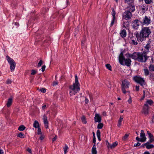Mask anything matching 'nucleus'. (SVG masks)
<instances>
[{"instance_id": "1", "label": "nucleus", "mask_w": 154, "mask_h": 154, "mask_svg": "<svg viewBox=\"0 0 154 154\" xmlns=\"http://www.w3.org/2000/svg\"><path fill=\"white\" fill-rule=\"evenodd\" d=\"M151 32L149 27H144L142 28L140 34L137 31L134 33V36H136L138 42H142L144 39V38L148 37Z\"/></svg>"}, {"instance_id": "2", "label": "nucleus", "mask_w": 154, "mask_h": 154, "mask_svg": "<svg viewBox=\"0 0 154 154\" xmlns=\"http://www.w3.org/2000/svg\"><path fill=\"white\" fill-rule=\"evenodd\" d=\"M80 85L78 82V78L77 75H75V83L72 85L69 86V88L70 89V95L71 96L75 95L80 90Z\"/></svg>"}, {"instance_id": "3", "label": "nucleus", "mask_w": 154, "mask_h": 154, "mask_svg": "<svg viewBox=\"0 0 154 154\" xmlns=\"http://www.w3.org/2000/svg\"><path fill=\"white\" fill-rule=\"evenodd\" d=\"M134 55V60L141 63L145 62L149 57L143 52H135Z\"/></svg>"}, {"instance_id": "4", "label": "nucleus", "mask_w": 154, "mask_h": 154, "mask_svg": "<svg viewBox=\"0 0 154 154\" xmlns=\"http://www.w3.org/2000/svg\"><path fill=\"white\" fill-rule=\"evenodd\" d=\"M119 60L120 63L122 65H124V62H125V65L128 66H130L131 61L129 58L125 59V57L123 56V52H121L119 57Z\"/></svg>"}, {"instance_id": "5", "label": "nucleus", "mask_w": 154, "mask_h": 154, "mask_svg": "<svg viewBox=\"0 0 154 154\" xmlns=\"http://www.w3.org/2000/svg\"><path fill=\"white\" fill-rule=\"evenodd\" d=\"M7 60L8 63L10 65V69L11 71L12 72L13 71L16 66V63L13 59L9 57L8 55L6 56Z\"/></svg>"}, {"instance_id": "6", "label": "nucleus", "mask_w": 154, "mask_h": 154, "mask_svg": "<svg viewBox=\"0 0 154 154\" xmlns=\"http://www.w3.org/2000/svg\"><path fill=\"white\" fill-rule=\"evenodd\" d=\"M130 85V83L126 80L123 81L122 82V90L123 93L125 94L126 93V89L129 88V85Z\"/></svg>"}, {"instance_id": "7", "label": "nucleus", "mask_w": 154, "mask_h": 154, "mask_svg": "<svg viewBox=\"0 0 154 154\" xmlns=\"http://www.w3.org/2000/svg\"><path fill=\"white\" fill-rule=\"evenodd\" d=\"M133 80L136 83L140 84L141 86H143L145 85V80L143 78L140 76H135L133 78Z\"/></svg>"}, {"instance_id": "8", "label": "nucleus", "mask_w": 154, "mask_h": 154, "mask_svg": "<svg viewBox=\"0 0 154 154\" xmlns=\"http://www.w3.org/2000/svg\"><path fill=\"white\" fill-rule=\"evenodd\" d=\"M132 16V14L130 11H125L123 14V17L125 20L131 19Z\"/></svg>"}, {"instance_id": "9", "label": "nucleus", "mask_w": 154, "mask_h": 154, "mask_svg": "<svg viewBox=\"0 0 154 154\" xmlns=\"http://www.w3.org/2000/svg\"><path fill=\"white\" fill-rule=\"evenodd\" d=\"M140 22L141 24L147 25L151 23V20L150 19V17L149 18H148L146 16H145V17L143 18V20L140 21Z\"/></svg>"}, {"instance_id": "10", "label": "nucleus", "mask_w": 154, "mask_h": 154, "mask_svg": "<svg viewBox=\"0 0 154 154\" xmlns=\"http://www.w3.org/2000/svg\"><path fill=\"white\" fill-rule=\"evenodd\" d=\"M140 18L139 20L138 19L135 20H134L132 23L133 28L135 29H137L138 28V26L140 25L139 22L140 21Z\"/></svg>"}, {"instance_id": "11", "label": "nucleus", "mask_w": 154, "mask_h": 154, "mask_svg": "<svg viewBox=\"0 0 154 154\" xmlns=\"http://www.w3.org/2000/svg\"><path fill=\"white\" fill-rule=\"evenodd\" d=\"M149 106L147 104H145L143 107V113L146 115L148 114V109Z\"/></svg>"}, {"instance_id": "12", "label": "nucleus", "mask_w": 154, "mask_h": 154, "mask_svg": "<svg viewBox=\"0 0 154 154\" xmlns=\"http://www.w3.org/2000/svg\"><path fill=\"white\" fill-rule=\"evenodd\" d=\"M44 123L45 126L46 128H47L48 127V123L47 120V117L45 115H44L43 116Z\"/></svg>"}, {"instance_id": "13", "label": "nucleus", "mask_w": 154, "mask_h": 154, "mask_svg": "<svg viewBox=\"0 0 154 154\" xmlns=\"http://www.w3.org/2000/svg\"><path fill=\"white\" fill-rule=\"evenodd\" d=\"M94 121L95 122H98L100 123L101 121V117L99 114H96L95 115V116L94 117Z\"/></svg>"}, {"instance_id": "14", "label": "nucleus", "mask_w": 154, "mask_h": 154, "mask_svg": "<svg viewBox=\"0 0 154 154\" xmlns=\"http://www.w3.org/2000/svg\"><path fill=\"white\" fill-rule=\"evenodd\" d=\"M150 47V44L149 43L147 44L144 48V50L143 51V52L147 54V53L149 52V48Z\"/></svg>"}, {"instance_id": "15", "label": "nucleus", "mask_w": 154, "mask_h": 154, "mask_svg": "<svg viewBox=\"0 0 154 154\" xmlns=\"http://www.w3.org/2000/svg\"><path fill=\"white\" fill-rule=\"evenodd\" d=\"M140 136L141 139H143V140L144 142L146 140V138L145 137V134L143 130H142L141 131Z\"/></svg>"}, {"instance_id": "16", "label": "nucleus", "mask_w": 154, "mask_h": 154, "mask_svg": "<svg viewBox=\"0 0 154 154\" xmlns=\"http://www.w3.org/2000/svg\"><path fill=\"white\" fill-rule=\"evenodd\" d=\"M128 8L129 9V10L128 11H130L131 12H134L135 10V6L134 5H130L129 4Z\"/></svg>"}, {"instance_id": "17", "label": "nucleus", "mask_w": 154, "mask_h": 154, "mask_svg": "<svg viewBox=\"0 0 154 154\" xmlns=\"http://www.w3.org/2000/svg\"><path fill=\"white\" fill-rule=\"evenodd\" d=\"M121 36L124 38L126 36V32L125 29H123L121 31L120 33Z\"/></svg>"}, {"instance_id": "18", "label": "nucleus", "mask_w": 154, "mask_h": 154, "mask_svg": "<svg viewBox=\"0 0 154 154\" xmlns=\"http://www.w3.org/2000/svg\"><path fill=\"white\" fill-rule=\"evenodd\" d=\"M131 44L133 45H136L138 44L136 39L135 36L131 39Z\"/></svg>"}, {"instance_id": "19", "label": "nucleus", "mask_w": 154, "mask_h": 154, "mask_svg": "<svg viewBox=\"0 0 154 154\" xmlns=\"http://www.w3.org/2000/svg\"><path fill=\"white\" fill-rule=\"evenodd\" d=\"M135 54V52H134L133 54H131L129 53H127L126 54V55L127 57H131L132 59L134 60V54Z\"/></svg>"}, {"instance_id": "20", "label": "nucleus", "mask_w": 154, "mask_h": 154, "mask_svg": "<svg viewBox=\"0 0 154 154\" xmlns=\"http://www.w3.org/2000/svg\"><path fill=\"white\" fill-rule=\"evenodd\" d=\"M12 98L11 97L9 98L7 101L6 105L8 107H9L11 106L12 103Z\"/></svg>"}, {"instance_id": "21", "label": "nucleus", "mask_w": 154, "mask_h": 154, "mask_svg": "<svg viewBox=\"0 0 154 154\" xmlns=\"http://www.w3.org/2000/svg\"><path fill=\"white\" fill-rule=\"evenodd\" d=\"M33 126L35 128H38L39 127V123L37 121L35 120L34 122Z\"/></svg>"}, {"instance_id": "22", "label": "nucleus", "mask_w": 154, "mask_h": 154, "mask_svg": "<svg viewBox=\"0 0 154 154\" xmlns=\"http://www.w3.org/2000/svg\"><path fill=\"white\" fill-rule=\"evenodd\" d=\"M123 117L122 116H120L119 117V119L118 121V126L120 127L121 125V122L123 120Z\"/></svg>"}, {"instance_id": "23", "label": "nucleus", "mask_w": 154, "mask_h": 154, "mask_svg": "<svg viewBox=\"0 0 154 154\" xmlns=\"http://www.w3.org/2000/svg\"><path fill=\"white\" fill-rule=\"evenodd\" d=\"M118 143L116 142L113 143L111 145V146H110V149H112L113 148H114L118 145Z\"/></svg>"}, {"instance_id": "24", "label": "nucleus", "mask_w": 154, "mask_h": 154, "mask_svg": "<svg viewBox=\"0 0 154 154\" xmlns=\"http://www.w3.org/2000/svg\"><path fill=\"white\" fill-rule=\"evenodd\" d=\"M26 128V127L24 125H22L20 126L18 130L20 131H23Z\"/></svg>"}, {"instance_id": "25", "label": "nucleus", "mask_w": 154, "mask_h": 154, "mask_svg": "<svg viewBox=\"0 0 154 154\" xmlns=\"http://www.w3.org/2000/svg\"><path fill=\"white\" fill-rule=\"evenodd\" d=\"M81 119L82 123L85 124L86 123L87 121L86 120L85 117L83 115L82 117H81Z\"/></svg>"}, {"instance_id": "26", "label": "nucleus", "mask_w": 154, "mask_h": 154, "mask_svg": "<svg viewBox=\"0 0 154 154\" xmlns=\"http://www.w3.org/2000/svg\"><path fill=\"white\" fill-rule=\"evenodd\" d=\"M145 75L146 76L148 75L149 74V70L147 69H143Z\"/></svg>"}, {"instance_id": "27", "label": "nucleus", "mask_w": 154, "mask_h": 154, "mask_svg": "<svg viewBox=\"0 0 154 154\" xmlns=\"http://www.w3.org/2000/svg\"><path fill=\"white\" fill-rule=\"evenodd\" d=\"M112 15L113 16V18H116L115 15L116 14V11L114 10V9L113 8H112Z\"/></svg>"}, {"instance_id": "28", "label": "nucleus", "mask_w": 154, "mask_h": 154, "mask_svg": "<svg viewBox=\"0 0 154 154\" xmlns=\"http://www.w3.org/2000/svg\"><path fill=\"white\" fill-rule=\"evenodd\" d=\"M153 103V101L151 100H148L146 102V103L145 104H149V105H152Z\"/></svg>"}, {"instance_id": "29", "label": "nucleus", "mask_w": 154, "mask_h": 154, "mask_svg": "<svg viewBox=\"0 0 154 154\" xmlns=\"http://www.w3.org/2000/svg\"><path fill=\"white\" fill-rule=\"evenodd\" d=\"M91 152L92 154H97V151L96 150V148H92Z\"/></svg>"}, {"instance_id": "30", "label": "nucleus", "mask_w": 154, "mask_h": 154, "mask_svg": "<svg viewBox=\"0 0 154 154\" xmlns=\"http://www.w3.org/2000/svg\"><path fill=\"white\" fill-rule=\"evenodd\" d=\"M103 126V123H99L97 125V128L98 129H102Z\"/></svg>"}, {"instance_id": "31", "label": "nucleus", "mask_w": 154, "mask_h": 154, "mask_svg": "<svg viewBox=\"0 0 154 154\" xmlns=\"http://www.w3.org/2000/svg\"><path fill=\"white\" fill-rule=\"evenodd\" d=\"M134 36H133V33L131 32H129L128 35V39H131L132 38H133Z\"/></svg>"}, {"instance_id": "32", "label": "nucleus", "mask_w": 154, "mask_h": 154, "mask_svg": "<svg viewBox=\"0 0 154 154\" xmlns=\"http://www.w3.org/2000/svg\"><path fill=\"white\" fill-rule=\"evenodd\" d=\"M106 68L109 70L112 71V67L109 64H107L106 65Z\"/></svg>"}, {"instance_id": "33", "label": "nucleus", "mask_w": 154, "mask_h": 154, "mask_svg": "<svg viewBox=\"0 0 154 154\" xmlns=\"http://www.w3.org/2000/svg\"><path fill=\"white\" fill-rule=\"evenodd\" d=\"M17 137H19L20 138H24L25 136L23 133L20 132L18 134Z\"/></svg>"}, {"instance_id": "34", "label": "nucleus", "mask_w": 154, "mask_h": 154, "mask_svg": "<svg viewBox=\"0 0 154 154\" xmlns=\"http://www.w3.org/2000/svg\"><path fill=\"white\" fill-rule=\"evenodd\" d=\"M154 147V146L153 144H149L146 145V148L147 149L153 148Z\"/></svg>"}, {"instance_id": "35", "label": "nucleus", "mask_w": 154, "mask_h": 154, "mask_svg": "<svg viewBox=\"0 0 154 154\" xmlns=\"http://www.w3.org/2000/svg\"><path fill=\"white\" fill-rule=\"evenodd\" d=\"M125 2V3H128V4H130V3H132L134 2L133 0H124Z\"/></svg>"}, {"instance_id": "36", "label": "nucleus", "mask_w": 154, "mask_h": 154, "mask_svg": "<svg viewBox=\"0 0 154 154\" xmlns=\"http://www.w3.org/2000/svg\"><path fill=\"white\" fill-rule=\"evenodd\" d=\"M145 3L146 4H150L152 2V0H144Z\"/></svg>"}, {"instance_id": "37", "label": "nucleus", "mask_w": 154, "mask_h": 154, "mask_svg": "<svg viewBox=\"0 0 154 154\" xmlns=\"http://www.w3.org/2000/svg\"><path fill=\"white\" fill-rule=\"evenodd\" d=\"M69 148L68 146L67 145H65V147L63 148L64 154H66L67 152V150Z\"/></svg>"}, {"instance_id": "38", "label": "nucleus", "mask_w": 154, "mask_h": 154, "mask_svg": "<svg viewBox=\"0 0 154 154\" xmlns=\"http://www.w3.org/2000/svg\"><path fill=\"white\" fill-rule=\"evenodd\" d=\"M147 134L149 135V138H153V135L151 134V133L149 131H147Z\"/></svg>"}, {"instance_id": "39", "label": "nucleus", "mask_w": 154, "mask_h": 154, "mask_svg": "<svg viewBox=\"0 0 154 154\" xmlns=\"http://www.w3.org/2000/svg\"><path fill=\"white\" fill-rule=\"evenodd\" d=\"M129 136L128 134H125V135L122 137V140H125Z\"/></svg>"}, {"instance_id": "40", "label": "nucleus", "mask_w": 154, "mask_h": 154, "mask_svg": "<svg viewBox=\"0 0 154 154\" xmlns=\"http://www.w3.org/2000/svg\"><path fill=\"white\" fill-rule=\"evenodd\" d=\"M136 140L138 141H140V142H144L143 140V139H141H141H140L138 137H136Z\"/></svg>"}, {"instance_id": "41", "label": "nucleus", "mask_w": 154, "mask_h": 154, "mask_svg": "<svg viewBox=\"0 0 154 154\" xmlns=\"http://www.w3.org/2000/svg\"><path fill=\"white\" fill-rule=\"evenodd\" d=\"M115 18H113H113L112 20V21H111V23L110 24V26H112L113 25L114 23V21H115Z\"/></svg>"}, {"instance_id": "42", "label": "nucleus", "mask_w": 154, "mask_h": 154, "mask_svg": "<svg viewBox=\"0 0 154 154\" xmlns=\"http://www.w3.org/2000/svg\"><path fill=\"white\" fill-rule=\"evenodd\" d=\"M150 70L154 71V66L150 65L149 67Z\"/></svg>"}, {"instance_id": "43", "label": "nucleus", "mask_w": 154, "mask_h": 154, "mask_svg": "<svg viewBox=\"0 0 154 154\" xmlns=\"http://www.w3.org/2000/svg\"><path fill=\"white\" fill-rule=\"evenodd\" d=\"M43 63V61L42 60H40L39 63L38 64V67L40 66Z\"/></svg>"}, {"instance_id": "44", "label": "nucleus", "mask_w": 154, "mask_h": 154, "mask_svg": "<svg viewBox=\"0 0 154 154\" xmlns=\"http://www.w3.org/2000/svg\"><path fill=\"white\" fill-rule=\"evenodd\" d=\"M38 134H42L41 130L40 127L38 128Z\"/></svg>"}, {"instance_id": "45", "label": "nucleus", "mask_w": 154, "mask_h": 154, "mask_svg": "<svg viewBox=\"0 0 154 154\" xmlns=\"http://www.w3.org/2000/svg\"><path fill=\"white\" fill-rule=\"evenodd\" d=\"M97 137L100 136V131L99 130H97Z\"/></svg>"}, {"instance_id": "46", "label": "nucleus", "mask_w": 154, "mask_h": 154, "mask_svg": "<svg viewBox=\"0 0 154 154\" xmlns=\"http://www.w3.org/2000/svg\"><path fill=\"white\" fill-rule=\"evenodd\" d=\"M40 91L42 92L45 93L46 92V89L44 88H42L40 90Z\"/></svg>"}, {"instance_id": "47", "label": "nucleus", "mask_w": 154, "mask_h": 154, "mask_svg": "<svg viewBox=\"0 0 154 154\" xmlns=\"http://www.w3.org/2000/svg\"><path fill=\"white\" fill-rule=\"evenodd\" d=\"M31 71L32 72L31 73V75H34L36 73V71L35 70H32Z\"/></svg>"}, {"instance_id": "48", "label": "nucleus", "mask_w": 154, "mask_h": 154, "mask_svg": "<svg viewBox=\"0 0 154 154\" xmlns=\"http://www.w3.org/2000/svg\"><path fill=\"white\" fill-rule=\"evenodd\" d=\"M46 66L45 65H43L42 66V68H41L42 71L43 72L45 70Z\"/></svg>"}, {"instance_id": "49", "label": "nucleus", "mask_w": 154, "mask_h": 154, "mask_svg": "<svg viewBox=\"0 0 154 154\" xmlns=\"http://www.w3.org/2000/svg\"><path fill=\"white\" fill-rule=\"evenodd\" d=\"M106 145L107 146L108 149L110 148V146H111V144H110L108 141H106Z\"/></svg>"}, {"instance_id": "50", "label": "nucleus", "mask_w": 154, "mask_h": 154, "mask_svg": "<svg viewBox=\"0 0 154 154\" xmlns=\"http://www.w3.org/2000/svg\"><path fill=\"white\" fill-rule=\"evenodd\" d=\"M140 145V143L139 142H137V143L135 144L134 145V147H137L139 146Z\"/></svg>"}, {"instance_id": "51", "label": "nucleus", "mask_w": 154, "mask_h": 154, "mask_svg": "<svg viewBox=\"0 0 154 154\" xmlns=\"http://www.w3.org/2000/svg\"><path fill=\"white\" fill-rule=\"evenodd\" d=\"M41 134V135L40 137V139L41 140H42L44 139L45 136L44 135H42V134Z\"/></svg>"}, {"instance_id": "52", "label": "nucleus", "mask_w": 154, "mask_h": 154, "mask_svg": "<svg viewBox=\"0 0 154 154\" xmlns=\"http://www.w3.org/2000/svg\"><path fill=\"white\" fill-rule=\"evenodd\" d=\"M85 42L83 41H81V48L82 49H83L84 48V46L85 45Z\"/></svg>"}, {"instance_id": "53", "label": "nucleus", "mask_w": 154, "mask_h": 154, "mask_svg": "<svg viewBox=\"0 0 154 154\" xmlns=\"http://www.w3.org/2000/svg\"><path fill=\"white\" fill-rule=\"evenodd\" d=\"M58 84V82L57 81H54L53 83V86H55Z\"/></svg>"}, {"instance_id": "54", "label": "nucleus", "mask_w": 154, "mask_h": 154, "mask_svg": "<svg viewBox=\"0 0 154 154\" xmlns=\"http://www.w3.org/2000/svg\"><path fill=\"white\" fill-rule=\"evenodd\" d=\"M57 138V136H55V137L53 138L52 139V142H54L55 141L56 139Z\"/></svg>"}, {"instance_id": "55", "label": "nucleus", "mask_w": 154, "mask_h": 154, "mask_svg": "<svg viewBox=\"0 0 154 154\" xmlns=\"http://www.w3.org/2000/svg\"><path fill=\"white\" fill-rule=\"evenodd\" d=\"M96 139L95 138V137H94L93 139V142L95 144L96 143Z\"/></svg>"}, {"instance_id": "56", "label": "nucleus", "mask_w": 154, "mask_h": 154, "mask_svg": "<svg viewBox=\"0 0 154 154\" xmlns=\"http://www.w3.org/2000/svg\"><path fill=\"white\" fill-rule=\"evenodd\" d=\"M11 81L10 80H8L6 81V83L8 84H11Z\"/></svg>"}, {"instance_id": "57", "label": "nucleus", "mask_w": 154, "mask_h": 154, "mask_svg": "<svg viewBox=\"0 0 154 154\" xmlns=\"http://www.w3.org/2000/svg\"><path fill=\"white\" fill-rule=\"evenodd\" d=\"M46 107V105L44 104L43 106L42 107V109L43 110H44Z\"/></svg>"}, {"instance_id": "58", "label": "nucleus", "mask_w": 154, "mask_h": 154, "mask_svg": "<svg viewBox=\"0 0 154 154\" xmlns=\"http://www.w3.org/2000/svg\"><path fill=\"white\" fill-rule=\"evenodd\" d=\"M136 90L137 91H138L139 90V86H136Z\"/></svg>"}, {"instance_id": "59", "label": "nucleus", "mask_w": 154, "mask_h": 154, "mask_svg": "<svg viewBox=\"0 0 154 154\" xmlns=\"http://www.w3.org/2000/svg\"><path fill=\"white\" fill-rule=\"evenodd\" d=\"M27 151H28L31 154L32 153V150L30 148H28L27 149Z\"/></svg>"}, {"instance_id": "60", "label": "nucleus", "mask_w": 154, "mask_h": 154, "mask_svg": "<svg viewBox=\"0 0 154 154\" xmlns=\"http://www.w3.org/2000/svg\"><path fill=\"white\" fill-rule=\"evenodd\" d=\"M128 102L129 103H131L132 100L131 97H130L129 99L128 100Z\"/></svg>"}, {"instance_id": "61", "label": "nucleus", "mask_w": 154, "mask_h": 154, "mask_svg": "<svg viewBox=\"0 0 154 154\" xmlns=\"http://www.w3.org/2000/svg\"><path fill=\"white\" fill-rule=\"evenodd\" d=\"M85 103L86 104L88 103V99L87 98H85Z\"/></svg>"}, {"instance_id": "62", "label": "nucleus", "mask_w": 154, "mask_h": 154, "mask_svg": "<svg viewBox=\"0 0 154 154\" xmlns=\"http://www.w3.org/2000/svg\"><path fill=\"white\" fill-rule=\"evenodd\" d=\"M153 138H149V141L150 143L152 142V141H153Z\"/></svg>"}, {"instance_id": "63", "label": "nucleus", "mask_w": 154, "mask_h": 154, "mask_svg": "<svg viewBox=\"0 0 154 154\" xmlns=\"http://www.w3.org/2000/svg\"><path fill=\"white\" fill-rule=\"evenodd\" d=\"M4 152L2 150L0 149V154H3Z\"/></svg>"}, {"instance_id": "64", "label": "nucleus", "mask_w": 154, "mask_h": 154, "mask_svg": "<svg viewBox=\"0 0 154 154\" xmlns=\"http://www.w3.org/2000/svg\"><path fill=\"white\" fill-rule=\"evenodd\" d=\"M146 143H144L143 144H142L140 147H144L145 146H146Z\"/></svg>"}]
</instances>
